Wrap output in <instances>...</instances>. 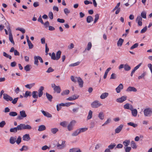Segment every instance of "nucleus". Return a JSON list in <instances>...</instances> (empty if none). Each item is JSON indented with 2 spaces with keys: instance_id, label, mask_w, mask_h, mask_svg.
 <instances>
[{
  "instance_id": "obj_1",
  "label": "nucleus",
  "mask_w": 152,
  "mask_h": 152,
  "mask_svg": "<svg viewBox=\"0 0 152 152\" xmlns=\"http://www.w3.org/2000/svg\"><path fill=\"white\" fill-rule=\"evenodd\" d=\"M88 130L87 128H81L78 129L75 131L72 134V136L73 137L77 136L80 133L84 132Z\"/></svg>"
},
{
  "instance_id": "obj_2",
  "label": "nucleus",
  "mask_w": 152,
  "mask_h": 152,
  "mask_svg": "<svg viewBox=\"0 0 152 152\" xmlns=\"http://www.w3.org/2000/svg\"><path fill=\"white\" fill-rule=\"evenodd\" d=\"M143 112L145 116L150 117L152 114V109L149 107L145 108L143 111Z\"/></svg>"
},
{
  "instance_id": "obj_3",
  "label": "nucleus",
  "mask_w": 152,
  "mask_h": 152,
  "mask_svg": "<svg viewBox=\"0 0 152 152\" xmlns=\"http://www.w3.org/2000/svg\"><path fill=\"white\" fill-rule=\"evenodd\" d=\"M102 105L101 103L98 100H95L91 104V107L94 108H98Z\"/></svg>"
},
{
  "instance_id": "obj_4",
  "label": "nucleus",
  "mask_w": 152,
  "mask_h": 152,
  "mask_svg": "<svg viewBox=\"0 0 152 152\" xmlns=\"http://www.w3.org/2000/svg\"><path fill=\"white\" fill-rule=\"evenodd\" d=\"M20 130H31L32 129L31 126L29 124H20Z\"/></svg>"
},
{
  "instance_id": "obj_5",
  "label": "nucleus",
  "mask_w": 152,
  "mask_h": 152,
  "mask_svg": "<svg viewBox=\"0 0 152 152\" xmlns=\"http://www.w3.org/2000/svg\"><path fill=\"white\" fill-rule=\"evenodd\" d=\"M20 115L17 116V119L21 120L23 119L24 118H26L27 116V115L24 110H22L20 112Z\"/></svg>"
},
{
  "instance_id": "obj_6",
  "label": "nucleus",
  "mask_w": 152,
  "mask_h": 152,
  "mask_svg": "<svg viewBox=\"0 0 152 152\" xmlns=\"http://www.w3.org/2000/svg\"><path fill=\"white\" fill-rule=\"evenodd\" d=\"M7 29L8 30L9 32V39L10 41L12 43L13 45L15 44V42L13 40L12 35L11 33V31L10 28V27L9 26H7Z\"/></svg>"
},
{
  "instance_id": "obj_7",
  "label": "nucleus",
  "mask_w": 152,
  "mask_h": 152,
  "mask_svg": "<svg viewBox=\"0 0 152 152\" xmlns=\"http://www.w3.org/2000/svg\"><path fill=\"white\" fill-rule=\"evenodd\" d=\"M52 88H53L54 91L57 93H60L61 91V89L59 86H56L54 83L51 84Z\"/></svg>"
},
{
  "instance_id": "obj_8",
  "label": "nucleus",
  "mask_w": 152,
  "mask_h": 152,
  "mask_svg": "<svg viewBox=\"0 0 152 152\" xmlns=\"http://www.w3.org/2000/svg\"><path fill=\"white\" fill-rule=\"evenodd\" d=\"M76 122L75 120L72 121L67 126V129L69 131H71L73 130V127Z\"/></svg>"
},
{
  "instance_id": "obj_9",
  "label": "nucleus",
  "mask_w": 152,
  "mask_h": 152,
  "mask_svg": "<svg viewBox=\"0 0 152 152\" xmlns=\"http://www.w3.org/2000/svg\"><path fill=\"white\" fill-rule=\"evenodd\" d=\"M127 99V96H123L121 97L116 99V101L118 103H121L125 101Z\"/></svg>"
},
{
  "instance_id": "obj_10",
  "label": "nucleus",
  "mask_w": 152,
  "mask_h": 152,
  "mask_svg": "<svg viewBox=\"0 0 152 152\" xmlns=\"http://www.w3.org/2000/svg\"><path fill=\"white\" fill-rule=\"evenodd\" d=\"M3 98L7 102L9 101H12L13 100V99L12 97H11L7 94L5 93L3 94Z\"/></svg>"
},
{
  "instance_id": "obj_11",
  "label": "nucleus",
  "mask_w": 152,
  "mask_h": 152,
  "mask_svg": "<svg viewBox=\"0 0 152 152\" xmlns=\"http://www.w3.org/2000/svg\"><path fill=\"white\" fill-rule=\"evenodd\" d=\"M18 130H21L20 125H18L16 127L11 128L10 129V132H16Z\"/></svg>"
},
{
  "instance_id": "obj_12",
  "label": "nucleus",
  "mask_w": 152,
  "mask_h": 152,
  "mask_svg": "<svg viewBox=\"0 0 152 152\" xmlns=\"http://www.w3.org/2000/svg\"><path fill=\"white\" fill-rule=\"evenodd\" d=\"M79 96L77 95H74L71 96L66 99V100L69 101H72L75 100L78 98Z\"/></svg>"
},
{
  "instance_id": "obj_13",
  "label": "nucleus",
  "mask_w": 152,
  "mask_h": 152,
  "mask_svg": "<svg viewBox=\"0 0 152 152\" xmlns=\"http://www.w3.org/2000/svg\"><path fill=\"white\" fill-rule=\"evenodd\" d=\"M124 126L122 124H121L115 129V133L118 134L122 130Z\"/></svg>"
},
{
  "instance_id": "obj_14",
  "label": "nucleus",
  "mask_w": 152,
  "mask_h": 152,
  "mask_svg": "<svg viewBox=\"0 0 152 152\" xmlns=\"http://www.w3.org/2000/svg\"><path fill=\"white\" fill-rule=\"evenodd\" d=\"M65 141H62L61 143L59 144L58 143L57 144V147L59 149H62L64 148L65 146Z\"/></svg>"
},
{
  "instance_id": "obj_15",
  "label": "nucleus",
  "mask_w": 152,
  "mask_h": 152,
  "mask_svg": "<svg viewBox=\"0 0 152 152\" xmlns=\"http://www.w3.org/2000/svg\"><path fill=\"white\" fill-rule=\"evenodd\" d=\"M123 88V86L122 83H120L116 88L115 90L117 93H119L121 92V90Z\"/></svg>"
},
{
  "instance_id": "obj_16",
  "label": "nucleus",
  "mask_w": 152,
  "mask_h": 152,
  "mask_svg": "<svg viewBox=\"0 0 152 152\" xmlns=\"http://www.w3.org/2000/svg\"><path fill=\"white\" fill-rule=\"evenodd\" d=\"M23 140L28 141L30 140V135L29 134H26L23 135Z\"/></svg>"
},
{
  "instance_id": "obj_17",
  "label": "nucleus",
  "mask_w": 152,
  "mask_h": 152,
  "mask_svg": "<svg viewBox=\"0 0 152 152\" xmlns=\"http://www.w3.org/2000/svg\"><path fill=\"white\" fill-rule=\"evenodd\" d=\"M126 91L127 92H136L137 91V90L134 87L129 86L127 88Z\"/></svg>"
},
{
  "instance_id": "obj_18",
  "label": "nucleus",
  "mask_w": 152,
  "mask_h": 152,
  "mask_svg": "<svg viewBox=\"0 0 152 152\" xmlns=\"http://www.w3.org/2000/svg\"><path fill=\"white\" fill-rule=\"evenodd\" d=\"M41 111L45 116L48 118H51L52 117V115L50 113L46 112L44 110H41Z\"/></svg>"
},
{
  "instance_id": "obj_19",
  "label": "nucleus",
  "mask_w": 152,
  "mask_h": 152,
  "mask_svg": "<svg viewBox=\"0 0 152 152\" xmlns=\"http://www.w3.org/2000/svg\"><path fill=\"white\" fill-rule=\"evenodd\" d=\"M77 81L79 83V85L80 87H82L83 83V82L82 79L80 77H78Z\"/></svg>"
},
{
  "instance_id": "obj_20",
  "label": "nucleus",
  "mask_w": 152,
  "mask_h": 152,
  "mask_svg": "<svg viewBox=\"0 0 152 152\" xmlns=\"http://www.w3.org/2000/svg\"><path fill=\"white\" fill-rule=\"evenodd\" d=\"M69 152H81V151L79 148H74L70 149Z\"/></svg>"
},
{
  "instance_id": "obj_21",
  "label": "nucleus",
  "mask_w": 152,
  "mask_h": 152,
  "mask_svg": "<svg viewBox=\"0 0 152 152\" xmlns=\"http://www.w3.org/2000/svg\"><path fill=\"white\" fill-rule=\"evenodd\" d=\"M98 117L100 120H103L104 118V115L103 112H100L98 114Z\"/></svg>"
},
{
  "instance_id": "obj_22",
  "label": "nucleus",
  "mask_w": 152,
  "mask_h": 152,
  "mask_svg": "<svg viewBox=\"0 0 152 152\" xmlns=\"http://www.w3.org/2000/svg\"><path fill=\"white\" fill-rule=\"evenodd\" d=\"M109 94L108 93L105 92L102 93L100 96V98L101 99H104L107 97Z\"/></svg>"
},
{
  "instance_id": "obj_23",
  "label": "nucleus",
  "mask_w": 152,
  "mask_h": 152,
  "mask_svg": "<svg viewBox=\"0 0 152 152\" xmlns=\"http://www.w3.org/2000/svg\"><path fill=\"white\" fill-rule=\"evenodd\" d=\"M130 140H125L123 142V144L124 146H125L124 147H128V146L129 145L130 143Z\"/></svg>"
},
{
  "instance_id": "obj_24",
  "label": "nucleus",
  "mask_w": 152,
  "mask_h": 152,
  "mask_svg": "<svg viewBox=\"0 0 152 152\" xmlns=\"http://www.w3.org/2000/svg\"><path fill=\"white\" fill-rule=\"evenodd\" d=\"M93 112L91 110H90L88 113V115L87 116V120H89L91 119L92 117Z\"/></svg>"
},
{
  "instance_id": "obj_25",
  "label": "nucleus",
  "mask_w": 152,
  "mask_h": 152,
  "mask_svg": "<svg viewBox=\"0 0 152 152\" xmlns=\"http://www.w3.org/2000/svg\"><path fill=\"white\" fill-rule=\"evenodd\" d=\"M124 68L125 71H129L131 69V67L127 64H124Z\"/></svg>"
},
{
  "instance_id": "obj_26",
  "label": "nucleus",
  "mask_w": 152,
  "mask_h": 152,
  "mask_svg": "<svg viewBox=\"0 0 152 152\" xmlns=\"http://www.w3.org/2000/svg\"><path fill=\"white\" fill-rule=\"evenodd\" d=\"M93 20V18L91 16H88L86 18L87 22L88 23H90Z\"/></svg>"
},
{
  "instance_id": "obj_27",
  "label": "nucleus",
  "mask_w": 152,
  "mask_h": 152,
  "mask_svg": "<svg viewBox=\"0 0 152 152\" xmlns=\"http://www.w3.org/2000/svg\"><path fill=\"white\" fill-rule=\"evenodd\" d=\"M38 92L37 91H33L32 92V96L33 97L34 99H37L38 98V95H37Z\"/></svg>"
},
{
  "instance_id": "obj_28",
  "label": "nucleus",
  "mask_w": 152,
  "mask_h": 152,
  "mask_svg": "<svg viewBox=\"0 0 152 152\" xmlns=\"http://www.w3.org/2000/svg\"><path fill=\"white\" fill-rule=\"evenodd\" d=\"M124 40L121 38H120L117 42V45L118 46H121L124 42Z\"/></svg>"
},
{
  "instance_id": "obj_29",
  "label": "nucleus",
  "mask_w": 152,
  "mask_h": 152,
  "mask_svg": "<svg viewBox=\"0 0 152 152\" xmlns=\"http://www.w3.org/2000/svg\"><path fill=\"white\" fill-rule=\"evenodd\" d=\"M16 137H15V138L13 137H11L10 139V143L12 144H14L16 141Z\"/></svg>"
},
{
  "instance_id": "obj_30",
  "label": "nucleus",
  "mask_w": 152,
  "mask_h": 152,
  "mask_svg": "<svg viewBox=\"0 0 152 152\" xmlns=\"http://www.w3.org/2000/svg\"><path fill=\"white\" fill-rule=\"evenodd\" d=\"M45 126L44 125H41L39 126L38 130L39 131H42L45 130Z\"/></svg>"
},
{
  "instance_id": "obj_31",
  "label": "nucleus",
  "mask_w": 152,
  "mask_h": 152,
  "mask_svg": "<svg viewBox=\"0 0 152 152\" xmlns=\"http://www.w3.org/2000/svg\"><path fill=\"white\" fill-rule=\"evenodd\" d=\"M35 83H34L29 84H27L25 86V87L29 89H31L34 86Z\"/></svg>"
},
{
  "instance_id": "obj_32",
  "label": "nucleus",
  "mask_w": 152,
  "mask_h": 152,
  "mask_svg": "<svg viewBox=\"0 0 152 152\" xmlns=\"http://www.w3.org/2000/svg\"><path fill=\"white\" fill-rule=\"evenodd\" d=\"M146 75V72H144L140 75L138 77V78L139 80H140L142 79H144V77Z\"/></svg>"
},
{
  "instance_id": "obj_33",
  "label": "nucleus",
  "mask_w": 152,
  "mask_h": 152,
  "mask_svg": "<svg viewBox=\"0 0 152 152\" xmlns=\"http://www.w3.org/2000/svg\"><path fill=\"white\" fill-rule=\"evenodd\" d=\"M132 111V115L134 117H136L137 114V111L136 109H134V110H133Z\"/></svg>"
},
{
  "instance_id": "obj_34",
  "label": "nucleus",
  "mask_w": 152,
  "mask_h": 152,
  "mask_svg": "<svg viewBox=\"0 0 152 152\" xmlns=\"http://www.w3.org/2000/svg\"><path fill=\"white\" fill-rule=\"evenodd\" d=\"M34 64L38 66V56H35L34 57Z\"/></svg>"
},
{
  "instance_id": "obj_35",
  "label": "nucleus",
  "mask_w": 152,
  "mask_h": 152,
  "mask_svg": "<svg viewBox=\"0 0 152 152\" xmlns=\"http://www.w3.org/2000/svg\"><path fill=\"white\" fill-rule=\"evenodd\" d=\"M46 95L48 99L50 102L52 101L53 98L52 96L47 93H46Z\"/></svg>"
},
{
  "instance_id": "obj_36",
  "label": "nucleus",
  "mask_w": 152,
  "mask_h": 152,
  "mask_svg": "<svg viewBox=\"0 0 152 152\" xmlns=\"http://www.w3.org/2000/svg\"><path fill=\"white\" fill-rule=\"evenodd\" d=\"M61 54V52L60 50L57 52L56 56V60H58L60 58Z\"/></svg>"
},
{
  "instance_id": "obj_37",
  "label": "nucleus",
  "mask_w": 152,
  "mask_h": 152,
  "mask_svg": "<svg viewBox=\"0 0 152 152\" xmlns=\"http://www.w3.org/2000/svg\"><path fill=\"white\" fill-rule=\"evenodd\" d=\"M131 145L133 149H136L137 148L136 145L134 141H132L131 142Z\"/></svg>"
},
{
  "instance_id": "obj_38",
  "label": "nucleus",
  "mask_w": 152,
  "mask_h": 152,
  "mask_svg": "<svg viewBox=\"0 0 152 152\" xmlns=\"http://www.w3.org/2000/svg\"><path fill=\"white\" fill-rule=\"evenodd\" d=\"M141 17L143 18H146V12L145 11H143L141 13Z\"/></svg>"
},
{
  "instance_id": "obj_39",
  "label": "nucleus",
  "mask_w": 152,
  "mask_h": 152,
  "mask_svg": "<svg viewBox=\"0 0 152 152\" xmlns=\"http://www.w3.org/2000/svg\"><path fill=\"white\" fill-rule=\"evenodd\" d=\"M141 64L140 63L137 66H135L134 69L132 70V73H134L135 72V71L137 70L139 67L141 65Z\"/></svg>"
},
{
  "instance_id": "obj_40",
  "label": "nucleus",
  "mask_w": 152,
  "mask_h": 152,
  "mask_svg": "<svg viewBox=\"0 0 152 152\" xmlns=\"http://www.w3.org/2000/svg\"><path fill=\"white\" fill-rule=\"evenodd\" d=\"M58 129L57 128H53L51 129V132L54 134H55L56 133L58 132Z\"/></svg>"
},
{
  "instance_id": "obj_41",
  "label": "nucleus",
  "mask_w": 152,
  "mask_h": 152,
  "mask_svg": "<svg viewBox=\"0 0 152 152\" xmlns=\"http://www.w3.org/2000/svg\"><path fill=\"white\" fill-rule=\"evenodd\" d=\"M111 118H108L107 120L105 121V123L102 125V126H105V125L110 123V122H111Z\"/></svg>"
},
{
  "instance_id": "obj_42",
  "label": "nucleus",
  "mask_w": 152,
  "mask_h": 152,
  "mask_svg": "<svg viewBox=\"0 0 152 152\" xmlns=\"http://www.w3.org/2000/svg\"><path fill=\"white\" fill-rule=\"evenodd\" d=\"M69 93V91L68 90H66L62 92L61 93L62 95H68Z\"/></svg>"
},
{
  "instance_id": "obj_43",
  "label": "nucleus",
  "mask_w": 152,
  "mask_h": 152,
  "mask_svg": "<svg viewBox=\"0 0 152 152\" xmlns=\"http://www.w3.org/2000/svg\"><path fill=\"white\" fill-rule=\"evenodd\" d=\"M70 78L72 81L75 83H76L78 79V77H75L73 76H71Z\"/></svg>"
},
{
  "instance_id": "obj_44",
  "label": "nucleus",
  "mask_w": 152,
  "mask_h": 152,
  "mask_svg": "<svg viewBox=\"0 0 152 152\" xmlns=\"http://www.w3.org/2000/svg\"><path fill=\"white\" fill-rule=\"evenodd\" d=\"M80 62L78 61L76 63L70 64L69 66L70 67L76 66L80 64Z\"/></svg>"
},
{
  "instance_id": "obj_45",
  "label": "nucleus",
  "mask_w": 152,
  "mask_h": 152,
  "mask_svg": "<svg viewBox=\"0 0 152 152\" xmlns=\"http://www.w3.org/2000/svg\"><path fill=\"white\" fill-rule=\"evenodd\" d=\"M9 115L10 116L14 117L18 115L17 113L15 112H11L9 113Z\"/></svg>"
},
{
  "instance_id": "obj_46",
  "label": "nucleus",
  "mask_w": 152,
  "mask_h": 152,
  "mask_svg": "<svg viewBox=\"0 0 152 152\" xmlns=\"http://www.w3.org/2000/svg\"><path fill=\"white\" fill-rule=\"evenodd\" d=\"M31 92L29 91H26V92L24 95V97H27L28 96H31Z\"/></svg>"
},
{
  "instance_id": "obj_47",
  "label": "nucleus",
  "mask_w": 152,
  "mask_h": 152,
  "mask_svg": "<svg viewBox=\"0 0 152 152\" xmlns=\"http://www.w3.org/2000/svg\"><path fill=\"white\" fill-rule=\"evenodd\" d=\"M127 124L129 126H132L134 128L136 127L137 126V124H135L132 122L128 123H127Z\"/></svg>"
},
{
  "instance_id": "obj_48",
  "label": "nucleus",
  "mask_w": 152,
  "mask_h": 152,
  "mask_svg": "<svg viewBox=\"0 0 152 152\" xmlns=\"http://www.w3.org/2000/svg\"><path fill=\"white\" fill-rule=\"evenodd\" d=\"M116 146V144L115 143H111L108 146V149H113Z\"/></svg>"
},
{
  "instance_id": "obj_49",
  "label": "nucleus",
  "mask_w": 152,
  "mask_h": 152,
  "mask_svg": "<svg viewBox=\"0 0 152 152\" xmlns=\"http://www.w3.org/2000/svg\"><path fill=\"white\" fill-rule=\"evenodd\" d=\"M31 66V65L29 64L27 65L25 67H24L25 70L27 72L29 71L30 70V67Z\"/></svg>"
},
{
  "instance_id": "obj_50",
  "label": "nucleus",
  "mask_w": 152,
  "mask_h": 152,
  "mask_svg": "<svg viewBox=\"0 0 152 152\" xmlns=\"http://www.w3.org/2000/svg\"><path fill=\"white\" fill-rule=\"evenodd\" d=\"M3 55L6 57L9 58L10 59L12 58V57L10 55L7 54L5 52L3 53Z\"/></svg>"
},
{
  "instance_id": "obj_51",
  "label": "nucleus",
  "mask_w": 152,
  "mask_h": 152,
  "mask_svg": "<svg viewBox=\"0 0 152 152\" xmlns=\"http://www.w3.org/2000/svg\"><path fill=\"white\" fill-rule=\"evenodd\" d=\"M99 18V15L98 14H96L95 16V19L94 23H96Z\"/></svg>"
},
{
  "instance_id": "obj_52",
  "label": "nucleus",
  "mask_w": 152,
  "mask_h": 152,
  "mask_svg": "<svg viewBox=\"0 0 152 152\" xmlns=\"http://www.w3.org/2000/svg\"><path fill=\"white\" fill-rule=\"evenodd\" d=\"M124 149L126 152H130L132 148L130 147H124Z\"/></svg>"
},
{
  "instance_id": "obj_53",
  "label": "nucleus",
  "mask_w": 152,
  "mask_h": 152,
  "mask_svg": "<svg viewBox=\"0 0 152 152\" xmlns=\"http://www.w3.org/2000/svg\"><path fill=\"white\" fill-rule=\"evenodd\" d=\"M16 30H17L20 31L23 34H24L25 32V30L24 28H16Z\"/></svg>"
},
{
  "instance_id": "obj_54",
  "label": "nucleus",
  "mask_w": 152,
  "mask_h": 152,
  "mask_svg": "<svg viewBox=\"0 0 152 152\" xmlns=\"http://www.w3.org/2000/svg\"><path fill=\"white\" fill-rule=\"evenodd\" d=\"M60 125L63 127H66L67 125V122L65 121H63L60 123Z\"/></svg>"
},
{
  "instance_id": "obj_55",
  "label": "nucleus",
  "mask_w": 152,
  "mask_h": 152,
  "mask_svg": "<svg viewBox=\"0 0 152 152\" xmlns=\"http://www.w3.org/2000/svg\"><path fill=\"white\" fill-rule=\"evenodd\" d=\"M64 12L66 15H67L70 13V11L67 8H66L64 9Z\"/></svg>"
},
{
  "instance_id": "obj_56",
  "label": "nucleus",
  "mask_w": 152,
  "mask_h": 152,
  "mask_svg": "<svg viewBox=\"0 0 152 152\" xmlns=\"http://www.w3.org/2000/svg\"><path fill=\"white\" fill-rule=\"evenodd\" d=\"M29 48L30 49H32L33 47V45L30 41L27 42Z\"/></svg>"
},
{
  "instance_id": "obj_57",
  "label": "nucleus",
  "mask_w": 152,
  "mask_h": 152,
  "mask_svg": "<svg viewBox=\"0 0 152 152\" xmlns=\"http://www.w3.org/2000/svg\"><path fill=\"white\" fill-rule=\"evenodd\" d=\"M92 47V44L91 42H89L88 43L87 46V50H89Z\"/></svg>"
},
{
  "instance_id": "obj_58",
  "label": "nucleus",
  "mask_w": 152,
  "mask_h": 152,
  "mask_svg": "<svg viewBox=\"0 0 152 152\" xmlns=\"http://www.w3.org/2000/svg\"><path fill=\"white\" fill-rule=\"evenodd\" d=\"M51 56V58L53 60H56V55L53 52L52 53Z\"/></svg>"
},
{
  "instance_id": "obj_59",
  "label": "nucleus",
  "mask_w": 152,
  "mask_h": 152,
  "mask_svg": "<svg viewBox=\"0 0 152 152\" xmlns=\"http://www.w3.org/2000/svg\"><path fill=\"white\" fill-rule=\"evenodd\" d=\"M6 124L5 122L4 121H2L0 122V127L2 128Z\"/></svg>"
},
{
  "instance_id": "obj_60",
  "label": "nucleus",
  "mask_w": 152,
  "mask_h": 152,
  "mask_svg": "<svg viewBox=\"0 0 152 152\" xmlns=\"http://www.w3.org/2000/svg\"><path fill=\"white\" fill-rule=\"evenodd\" d=\"M16 142L18 144H19L21 142V138L20 136L18 137Z\"/></svg>"
},
{
  "instance_id": "obj_61",
  "label": "nucleus",
  "mask_w": 152,
  "mask_h": 152,
  "mask_svg": "<svg viewBox=\"0 0 152 152\" xmlns=\"http://www.w3.org/2000/svg\"><path fill=\"white\" fill-rule=\"evenodd\" d=\"M142 17L138 15L137 16V19H136V21H142Z\"/></svg>"
},
{
  "instance_id": "obj_62",
  "label": "nucleus",
  "mask_w": 152,
  "mask_h": 152,
  "mask_svg": "<svg viewBox=\"0 0 152 152\" xmlns=\"http://www.w3.org/2000/svg\"><path fill=\"white\" fill-rule=\"evenodd\" d=\"M147 30V27L146 26L143 29H142L140 31L141 33H145Z\"/></svg>"
},
{
  "instance_id": "obj_63",
  "label": "nucleus",
  "mask_w": 152,
  "mask_h": 152,
  "mask_svg": "<svg viewBox=\"0 0 152 152\" xmlns=\"http://www.w3.org/2000/svg\"><path fill=\"white\" fill-rule=\"evenodd\" d=\"M54 71V69H52L51 67H49L47 70L46 71V72L48 73L52 72Z\"/></svg>"
},
{
  "instance_id": "obj_64",
  "label": "nucleus",
  "mask_w": 152,
  "mask_h": 152,
  "mask_svg": "<svg viewBox=\"0 0 152 152\" xmlns=\"http://www.w3.org/2000/svg\"><path fill=\"white\" fill-rule=\"evenodd\" d=\"M148 66L150 69L151 72L152 74V64H148Z\"/></svg>"
}]
</instances>
